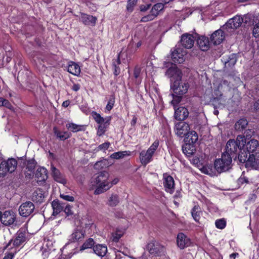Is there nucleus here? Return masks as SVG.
Wrapping results in <instances>:
<instances>
[{"label": "nucleus", "instance_id": "1", "mask_svg": "<svg viewBox=\"0 0 259 259\" xmlns=\"http://www.w3.org/2000/svg\"><path fill=\"white\" fill-rule=\"evenodd\" d=\"M238 160L245 163L246 168H256L259 165V143L251 139L245 143L243 151L239 154Z\"/></svg>", "mask_w": 259, "mask_h": 259}, {"label": "nucleus", "instance_id": "2", "mask_svg": "<svg viewBox=\"0 0 259 259\" xmlns=\"http://www.w3.org/2000/svg\"><path fill=\"white\" fill-rule=\"evenodd\" d=\"M246 143V139L243 136H238L236 140H229L226 145L225 152L223 153H227L230 155L232 158L238 157L239 154L241 151H243V148Z\"/></svg>", "mask_w": 259, "mask_h": 259}, {"label": "nucleus", "instance_id": "3", "mask_svg": "<svg viewBox=\"0 0 259 259\" xmlns=\"http://www.w3.org/2000/svg\"><path fill=\"white\" fill-rule=\"evenodd\" d=\"M93 186H96L94 194L99 195L108 190L112 187V185L109 183V174L105 171L101 172L91 182Z\"/></svg>", "mask_w": 259, "mask_h": 259}, {"label": "nucleus", "instance_id": "4", "mask_svg": "<svg viewBox=\"0 0 259 259\" xmlns=\"http://www.w3.org/2000/svg\"><path fill=\"white\" fill-rule=\"evenodd\" d=\"M93 118L98 124L97 135L99 136H102L106 131V129L109 125L111 121V117L108 116L104 118L101 115L95 111L91 113Z\"/></svg>", "mask_w": 259, "mask_h": 259}, {"label": "nucleus", "instance_id": "5", "mask_svg": "<svg viewBox=\"0 0 259 259\" xmlns=\"http://www.w3.org/2000/svg\"><path fill=\"white\" fill-rule=\"evenodd\" d=\"M232 158L227 153H223L221 158L215 160L214 165L218 172L221 173L231 168Z\"/></svg>", "mask_w": 259, "mask_h": 259}, {"label": "nucleus", "instance_id": "6", "mask_svg": "<svg viewBox=\"0 0 259 259\" xmlns=\"http://www.w3.org/2000/svg\"><path fill=\"white\" fill-rule=\"evenodd\" d=\"M17 161L13 158L3 160L0 163V177L4 178L8 174L13 172L17 166Z\"/></svg>", "mask_w": 259, "mask_h": 259}, {"label": "nucleus", "instance_id": "7", "mask_svg": "<svg viewBox=\"0 0 259 259\" xmlns=\"http://www.w3.org/2000/svg\"><path fill=\"white\" fill-rule=\"evenodd\" d=\"M159 144L158 140H155L147 151L143 150L140 153V159L142 164L146 165L152 161V156Z\"/></svg>", "mask_w": 259, "mask_h": 259}, {"label": "nucleus", "instance_id": "8", "mask_svg": "<svg viewBox=\"0 0 259 259\" xmlns=\"http://www.w3.org/2000/svg\"><path fill=\"white\" fill-rule=\"evenodd\" d=\"M189 85L188 83L182 82L181 81L175 80L174 82L171 83L170 88L172 90L174 94H172V96L176 95L178 97V102L181 100V97L185 94L188 90Z\"/></svg>", "mask_w": 259, "mask_h": 259}, {"label": "nucleus", "instance_id": "9", "mask_svg": "<svg viewBox=\"0 0 259 259\" xmlns=\"http://www.w3.org/2000/svg\"><path fill=\"white\" fill-rule=\"evenodd\" d=\"M251 19V15H244L243 17L236 15L233 18L230 19L225 24L226 28L236 29L239 27L243 22L247 23Z\"/></svg>", "mask_w": 259, "mask_h": 259}, {"label": "nucleus", "instance_id": "10", "mask_svg": "<svg viewBox=\"0 0 259 259\" xmlns=\"http://www.w3.org/2000/svg\"><path fill=\"white\" fill-rule=\"evenodd\" d=\"M26 240L25 234L18 232L17 236L14 240H11L5 247V249H16L19 250V247Z\"/></svg>", "mask_w": 259, "mask_h": 259}, {"label": "nucleus", "instance_id": "11", "mask_svg": "<svg viewBox=\"0 0 259 259\" xmlns=\"http://www.w3.org/2000/svg\"><path fill=\"white\" fill-rule=\"evenodd\" d=\"M149 253L153 256H160L163 253L164 247L155 240L150 241L146 246Z\"/></svg>", "mask_w": 259, "mask_h": 259}, {"label": "nucleus", "instance_id": "12", "mask_svg": "<svg viewBox=\"0 0 259 259\" xmlns=\"http://www.w3.org/2000/svg\"><path fill=\"white\" fill-rule=\"evenodd\" d=\"M85 237V231L81 229H75L72 234L68 236V242L64 247L71 243L79 242L82 241Z\"/></svg>", "mask_w": 259, "mask_h": 259}, {"label": "nucleus", "instance_id": "13", "mask_svg": "<svg viewBox=\"0 0 259 259\" xmlns=\"http://www.w3.org/2000/svg\"><path fill=\"white\" fill-rule=\"evenodd\" d=\"M190 128L189 124L184 121H180L175 124V132L179 137L183 138L189 132Z\"/></svg>", "mask_w": 259, "mask_h": 259}, {"label": "nucleus", "instance_id": "14", "mask_svg": "<svg viewBox=\"0 0 259 259\" xmlns=\"http://www.w3.org/2000/svg\"><path fill=\"white\" fill-rule=\"evenodd\" d=\"M166 75L170 78L171 83L174 82L175 80L181 81L182 77L181 70L175 65L167 70Z\"/></svg>", "mask_w": 259, "mask_h": 259}, {"label": "nucleus", "instance_id": "15", "mask_svg": "<svg viewBox=\"0 0 259 259\" xmlns=\"http://www.w3.org/2000/svg\"><path fill=\"white\" fill-rule=\"evenodd\" d=\"M34 205L30 201L23 203L19 208V212L21 216L27 217L34 211Z\"/></svg>", "mask_w": 259, "mask_h": 259}, {"label": "nucleus", "instance_id": "16", "mask_svg": "<svg viewBox=\"0 0 259 259\" xmlns=\"http://www.w3.org/2000/svg\"><path fill=\"white\" fill-rule=\"evenodd\" d=\"M16 220V214L13 210L2 212V223L5 226L13 225Z\"/></svg>", "mask_w": 259, "mask_h": 259}, {"label": "nucleus", "instance_id": "17", "mask_svg": "<svg viewBox=\"0 0 259 259\" xmlns=\"http://www.w3.org/2000/svg\"><path fill=\"white\" fill-rule=\"evenodd\" d=\"M163 179L165 190L172 194L175 190V182L173 178L167 174H164Z\"/></svg>", "mask_w": 259, "mask_h": 259}, {"label": "nucleus", "instance_id": "18", "mask_svg": "<svg viewBox=\"0 0 259 259\" xmlns=\"http://www.w3.org/2000/svg\"><path fill=\"white\" fill-rule=\"evenodd\" d=\"M177 243L178 246L183 249L189 246L191 244L190 238L183 233H179L177 235Z\"/></svg>", "mask_w": 259, "mask_h": 259}, {"label": "nucleus", "instance_id": "19", "mask_svg": "<svg viewBox=\"0 0 259 259\" xmlns=\"http://www.w3.org/2000/svg\"><path fill=\"white\" fill-rule=\"evenodd\" d=\"M186 52L181 48H176L171 53V59L175 63H182L185 59Z\"/></svg>", "mask_w": 259, "mask_h": 259}, {"label": "nucleus", "instance_id": "20", "mask_svg": "<svg viewBox=\"0 0 259 259\" xmlns=\"http://www.w3.org/2000/svg\"><path fill=\"white\" fill-rule=\"evenodd\" d=\"M195 38L192 34L186 33L182 35L181 42L186 49L192 48L194 44Z\"/></svg>", "mask_w": 259, "mask_h": 259}, {"label": "nucleus", "instance_id": "21", "mask_svg": "<svg viewBox=\"0 0 259 259\" xmlns=\"http://www.w3.org/2000/svg\"><path fill=\"white\" fill-rule=\"evenodd\" d=\"M224 39V32L221 29L214 31L210 36V40L214 45L220 44Z\"/></svg>", "mask_w": 259, "mask_h": 259}, {"label": "nucleus", "instance_id": "22", "mask_svg": "<svg viewBox=\"0 0 259 259\" xmlns=\"http://www.w3.org/2000/svg\"><path fill=\"white\" fill-rule=\"evenodd\" d=\"M48 177V171L46 168L40 166L37 168L35 174V178L37 183L45 182Z\"/></svg>", "mask_w": 259, "mask_h": 259}, {"label": "nucleus", "instance_id": "23", "mask_svg": "<svg viewBox=\"0 0 259 259\" xmlns=\"http://www.w3.org/2000/svg\"><path fill=\"white\" fill-rule=\"evenodd\" d=\"M51 170L52 177L55 181L64 185L66 184V181L63 175L53 164L51 165Z\"/></svg>", "mask_w": 259, "mask_h": 259}, {"label": "nucleus", "instance_id": "24", "mask_svg": "<svg viewBox=\"0 0 259 259\" xmlns=\"http://www.w3.org/2000/svg\"><path fill=\"white\" fill-rule=\"evenodd\" d=\"M80 21L84 25L94 26L96 24L97 18L93 16L81 13Z\"/></svg>", "mask_w": 259, "mask_h": 259}, {"label": "nucleus", "instance_id": "25", "mask_svg": "<svg viewBox=\"0 0 259 259\" xmlns=\"http://www.w3.org/2000/svg\"><path fill=\"white\" fill-rule=\"evenodd\" d=\"M189 112L186 108L184 107H180L177 109H175V117L178 120H184L188 116Z\"/></svg>", "mask_w": 259, "mask_h": 259}, {"label": "nucleus", "instance_id": "26", "mask_svg": "<svg viewBox=\"0 0 259 259\" xmlns=\"http://www.w3.org/2000/svg\"><path fill=\"white\" fill-rule=\"evenodd\" d=\"M67 71L74 75L78 76L80 73V68L77 63L70 61L68 64Z\"/></svg>", "mask_w": 259, "mask_h": 259}, {"label": "nucleus", "instance_id": "27", "mask_svg": "<svg viewBox=\"0 0 259 259\" xmlns=\"http://www.w3.org/2000/svg\"><path fill=\"white\" fill-rule=\"evenodd\" d=\"M53 130L56 137L61 141H64L69 138L71 136V134L68 132L60 131L56 126H54Z\"/></svg>", "mask_w": 259, "mask_h": 259}, {"label": "nucleus", "instance_id": "28", "mask_svg": "<svg viewBox=\"0 0 259 259\" xmlns=\"http://www.w3.org/2000/svg\"><path fill=\"white\" fill-rule=\"evenodd\" d=\"M197 44L200 49L203 51H207L209 49V42L208 38L205 36L199 37L197 40Z\"/></svg>", "mask_w": 259, "mask_h": 259}, {"label": "nucleus", "instance_id": "29", "mask_svg": "<svg viewBox=\"0 0 259 259\" xmlns=\"http://www.w3.org/2000/svg\"><path fill=\"white\" fill-rule=\"evenodd\" d=\"M94 252L99 256H104L107 252V247L103 244H98L94 247Z\"/></svg>", "mask_w": 259, "mask_h": 259}, {"label": "nucleus", "instance_id": "30", "mask_svg": "<svg viewBox=\"0 0 259 259\" xmlns=\"http://www.w3.org/2000/svg\"><path fill=\"white\" fill-rule=\"evenodd\" d=\"M44 195L43 191L40 189H37L32 193V200L36 202H41L44 199Z\"/></svg>", "mask_w": 259, "mask_h": 259}, {"label": "nucleus", "instance_id": "31", "mask_svg": "<svg viewBox=\"0 0 259 259\" xmlns=\"http://www.w3.org/2000/svg\"><path fill=\"white\" fill-rule=\"evenodd\" d=\"M66 128L73 133L82 131L85 130V126L74 123L73 122L68 123L66 124Z\"/></svg>", "mask_w": 259, "mask_h": 259}, {"label": "nucleus", "instance_id": "32", "mask_svg": "<svg viewBox=\"0 0 259 259\" xmlns=\"http://www.w3.org/2000/svg\"><path fill=\"white\" fill-rule=\"evenodd\" d=\"M191 214L193 219L196 222H199L200 216L202 214V211L198 205H195L191 210Z\"/></svg>", "mask_w": 259, "mask_h": 259}, {"label": "nucleus", "instance_id": "33", "mask_svg": "<svg viewBox=\"0 0 259 259\" xmlns=\"http://www.w3.org/2000/svg\"><path fill=\"white\" fill-rule=\"evenodd\" d=\"M186 136V142L188 143V144L194 145L198 141V136L195 131L189 132Z\"/></svg>", "mask_w": 259, "mask_h": 259}, {"label": "nucleus", "instance_id": "34", "mask_svg": "<svg viewBox=\"0 0 259 259\" xmlns=\"http://www.w3.org/2000/svg\"><path fill=\"white\" fill-rule=\"evenodd\" d=\"M247 124V120L245 118H241L236 122L235 124V128L237 131H242L246 128Z\"/></svg>", "mask_w": 259, "mask_h": 259}, {"label": "nucleus", "instance_id": "35", "mask_svg": "<svg viewBox=\"0 0 259 259\" xmlns=\"http://www.w3.org/2000/svg\"><path fill=\"white\" fill-rule=\"evenodd\" d=\"M183 153L187 156H191L194 154L195 147L193 144H186L183 147Z\"/></svg>", "mask_w": 259, "mask_h": 259}, {"label": "nucleus", "instance_id": "36", "mask_svg": "<svg viewBox=\"0 0 259 259\" xmlns=\"http://www.w3.org/2000/svg\"><path fill=\"white\" fill-rule=\"evenodd\" d=\"M52 206L53 209V214L54 215L58 214L63 209L62 206L58 200H54L52 203Z\"/></svg>", "mask_w": 259, "mask_h": 259}, {"label": "nucleus", "instance_id": "37", "mask_svg": "<svg viewBox=\"0 0 259 259\" xmlns=\"http://www.w3.org/2000/svg\"><path fill=\"white\" fill-rule=\"evenodd\" d=\"M95 244V241L92 238H89L80 247V251H83L85 249L91 248Z\"/></svg>", "mask_w": 259, "mask_h": 259}, {"label": "nucleus", "instance_id": "38", "mask_svg": "<svg viewBox=\"0 0 259 259\" xmlns=\"http://www.w3.org/2000/svg\"><path fill=\"white\" fill-rule=\"evenodd\" d=\"M164 5L163 4L157 3L153 6L150 12L156 17L158 15L159 13L162 11Z\"/></svg>", "mask_w": 259, "mask_h": 259}, {"label": "nucleus", "instance_id": "39", "mask_svg": "<svg viewBox=\"0 0 259 259\" xmlns=\"http://www.w3.org/2000/svg\"><path fill=\"white\" fill-rule=\"evenodd\" d=\"M45 242L46 243V244H44L41 249L42 256H43L44 259L48 258L50 254L51 250H52L51 248H49L48 247V243H49V241H45Z\"/></svg>", "mask_w": 259, "mask_h": 259}, {"label": "nucleus", "instance_id": "40", "mask_svg": "<svg viewBox=\"0 0 259 259\" xmlns=\"http://www.w3.org/2000/svg\"><path fill=\"white\" fill-rule=\"evenodd\" d=\"M119 202L118 196L116 194H112L108 200V204L112 207L116 206Z\"/></svg>", "mask_w": 259, "mask_h": 259}, {"label": "nucleus", "instance_id": "41", "mask_svg": "<svg viewBox=\"0 0 259 259\" xmlns=\"http://www.w3.org/2000/svg\"><path fill=\"white\" fill-rule=\"evenodd\" d=\"M129 155V151H119L112 154L110 156V157L112 159H119L123 158L125 156Z\"/></svg>", "mask_w": 259, "mask_h": 259}, {"label": "nucleus", "instance_id": "42", "mask_svg": "<svg viewBox=\"0 0 259 259\" xmlns=\"http://www.w3.org/2000/svg\"><path fill=\"white\" fill-rule=\"evenodd\" d=\"M124 231L123 230L117 229L116 231L112 233V240L113 241L117 242L119 239L123 236Z\"/></svg>", "mask_w": 259, "mask_h": 259}, {"label": "nucleus", "instance_id": "43", "mask_svg": "<svg viewBox=\"0 0 259 259\" xmlns=\"http://www.w3.org/2000/svg\"><path fill=\"white\" fill-rule=\"evenodd\" d=\"M215 226L217 228L223 229L226 226V221L225 219H218L215 221Z\"/></svg>", "mask_w": 259, "mask_h": 259}, {"label": "nucleus", "instance_id": "44", "mask_svg": "<svg viewBox=\"0 0 259 259\" xmlns=\"http://www.w3.org/2000/svg\"><path fill=\"white\" fill-rule=\"evenodd\" d=\"M141 46V42L139 41L136 44H134V42L133 41H131L128 46L127 50L129 51L131 53L135 52L138 48H139Z\"/></svg>", "mask_w": 259, "mask_h": 259}, {"label": "nucleus", "instance_id": "45", "mask_svg": "<svg viewBox=\"0 0 259 259\" xmlns=\"http://www.w3.org/2000/svg\"><path fill=\"white\" fill-rule=\"evenodd\" d=\"M115 97L114 95H111L110 97V98L108 100L107 104L106 105L105 109L107 110L108 112L110 111L111 109L113 108L114 105L115 104Z\"/></svg>", "mask_w": 259, "mask_h": 259}, {"label": "nucleus", "instance_id": "46", "mask_svg": "<svg viewBox=\"0 0 259 259\" xmlns=\"http://www.w3.org/2000/svg\"><path fill=\"white\" fill-rule=\"evenodd\" d=\"M252 35L255 37L256 41H259V22L254 25Z\"/></svg>", "mask_w": 259, "mask_h": 259}, {"label": "nucleus", "instance_id": "47", "mask_svg": "<svg viewBox=\"0 0 259 259\" xmlns=\"http://www.w3.org/2000/svg\"><path fill=\"white\" fill-rule=\"evenodd\" d=\"M9 252H7L5 253V255L3 259H13L16 254V253L17 252V250L16 249H7Z\"/></svg>", "mask_w": 259, "mask_h": 259}, {"label": "nucleus", "instance_id": "48", "mask_svg": "<svg viewBox=\"0 0 259 259\" xmlns=\"http://www.w3.org/2000/svg\"><path fill=\"white\" fill-rule=\"evenodd\" d=\"M156 16H155V15L153 14L150 12L149 14L143 17L141 19V21L146 22L150 21H152L154 20Z\"/></svg>", "mask_w": 259, "mask_h": 259}, {"label": "nucleus", "instance_id": "49", "mask_svg": "<svg viewBox=\"0 0 259 259\" xmlns=\"http://www.w3.org/2000/svg\"><path fill=\"white\" fill-rule=\"evenodd\" d=\"M136 0H128L126 6L127 10L130 12L133 11L134 7L136 4Z\"/></svg>", "mask_w": 259, "mask_h": 259}, {"label": "nucleus", "instance_id": "50", "mask_svg": "<svg viewBox=\"0 0 259 259\" xmlns=\"http://www.w3.org/2000/svg\"><path fill=\"white\" fill-rule=\"evenodd\" d=\"M35 163L33 160L31 159L27 161L26 169L29 171H32L34 169Z\"/></svg>", "mask_w": 259, "mask_h": 259}, {"label": "nucleus", "instance_id": "51", "mask_svg": "<svg viewBox=\"0 0 259 259\" xmlns=\"http://www.w3.org/2000/svg\"><path fill=\"white\" fill-rule=\"evenodd\" d=\"M110 145V143L109 142H105L104 143L100 145L98 147V149L99 150L105 151L108 149Z\"/></svg>", "mask_w": 259, "mask_h": 259}, {"label": "nucleus", "instance_id": "52", "mask_svg": "<svg viewBox=\"0 0 259 259\" xmlns=\"http://www.w3.org/2000/svg\"><path fill=\"white\" fill-rule=\"evenodd\" d=\"M145 70L146 72H151L153 71V63L151 60H148L147 61Z\"/></svg>", "mask_w": 259, "mask_h": 259}, {"label": "nucleus", "instance_id": "53", "mask_svg": "<svg viewBox=\"0 0 259 259\" xmlns=\"http://www.w3.org/2000/svg\"><path fill=\"white\" fill-rule=\"evenodd\" d=\"M60 196L61 198L67 201L73 202L74 200V197L70 195L61 194Z\"/></svg>", "mask_w": 259, "mask_h": 259}, {"label": "nucleus", "instance_id": "54", "mask_svg": "<svg viewBox=\"0 0 259 259\" xmlns=\"http://www.w3.org/2000/svg\"><path fill=\"white\" fill-rule=\"evenodd\" d=\"M105 161H99L97 162L94 165V168L97 169H100L105 165Z\"/></svg>", "mask_w": 259, "mask_h": 259}, {"label": "nucleus", "instance_id": "55", "mask_svg": "<svg viewBox=\"0 0 259 259\" xmlns=\"http://www.w3.org/2000/svg\"><path fill=\"white\" fill-rule=\"evenodd\" d=\"M141 69L140 67H139L138 66H137L135 67L134 71V75L136 78H138L139 77V76H140V74L141 73Z\"/></svg>", "mask_w": 259, "mask_h": 259}, {"label": "nucleus", "instance_id": "56", "mask_svg": "<svg viewBox=\"0 0 259 259\" xmlns=\"http://www.w3.org/2000/svg\"><path fill=\"white\" fill-rule=\"evenodd\" d=\"M236 62V60L234 58H231L227 61L225 62V66L226 67H231V66H233Z\"/></svg>", "mask_w": 259, "mask_h": 259}, {"label": "nucleus", "instance_id": "57", "mask_svg": "<svg viewBox=\"0 0 259 259\" xmlns=\"http://www.w3.org/2000/svg\"><path fill=\"white\" fill-rule=\"evenodd\" d=\"M71 208V206L69 205H67L65 206L64 211L67 215H70L73 214Z\"/></svg>", "mask_w": 259, "mask_h": 259}, {"label": "nucleus", "instance_id": "58", "mask_svg": "<svg viewBox=\"0 0 259 259\" xmlns=\"http://www.w3.org/2000/svg\"><path fill=\"white\" fill-rule=\"evenodd\" d=\"M112 66L114 69V74L115 75H118L120 73V68H119V66H117V65L115 62H113Z\"/></svg>", "mask_w": 259, "mask_h": 259}, {"label": "nucleus", "instance_id": "59", "mask_svg": "<svg viewBox=\"0 0 259 259\" xmlns=\"http://www.w3.org/2000/svg\"><path fill=\"white\" fill-rule=\"evenodd\" d=\"M151 6L150 4L146 5H141L140 6V10L142 12H145L148 9H149L150 7Z\"/></svg>", "mask_w": 259, "mask_h": 259}, {"label": "nucleus", "instance_id": "60", "mask_svg": "<svg viewBox=\"0 0 259 259\" xmlns=\"http://www.w3.org/2000/svg\"><path fill=\"white\" fill-rule=\"evenodd\" d=\"M238 181H239V182L241 184L248 183L249 182L248 179L244 176L241 177L239 179Z\"/></svg>", "mask_w": 259, "mask_h": 259}, {"label": "nucleus", "instance_id": "61", "mask_svg": "<svg viewBox=\"0 0 259 259\" xmlns=\"http://www.w3.org/2000/svg\"><path fill=\"white\" fill-rule=\"evenodd\" d=\"M80 86L79 84H74L72 87V90L74 91H78L80 89Z\"/></svg>", "mask_w": 259, "mask_h": 259}, {"label": "nucleus", "instance_id": "62", "mask_svg": "<svg viewBox=\"0 0 259 259\" xmlns=\"http://www.w3.org/2000/svg\"><path fill=\"white\" fill-rule=\"evenodd\" d=\"M121 52H120L117 56V58L115 60H113V62H115L117 66H118L120 64V56L121 55Z\"/></svg>", "mask_w": 259, "mask_h": 259}, {"label": "nucleus", "instance_id": "63", "mask_svg": "<svg viewBox=\"0 0 259 259\" xmlns=\"http://www.w3.org/2000/svg\"><path fill=\"white\" fill-rule=\"evenodd\" d=\"M253 107L254 109L255 110H259V99L255 101Z\"/></svg>", "mask_w": 259, "mask_h": 259}, {"label": "nucleus", "instance_id": "64", "mask_svg": "<svg viewBox=\"0 0 259 259\" xmlns=\"http://www.w3.org/2000/svg\"><path fill=\"white\" fill-rule=\"evenodd\" d=\"M239 254L238 253H233L229 256L230 259H235L236 257L238 256Z\"/></svg>", "mask_w": 259, "mask_h": 259}]
</instances>
